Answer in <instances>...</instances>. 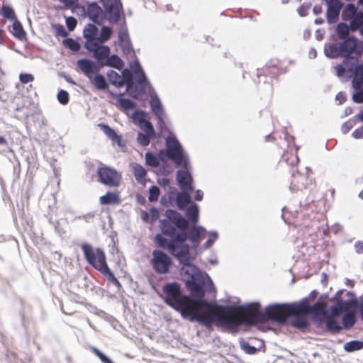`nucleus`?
Here are the masks:
<instances>
[{"label":"nucleus","instance_id":"nucleus-4","mask_svg":"<svg viewBox=\"0 0 363 363\" xmlns=\"http://www.w3.org/2000/svg\"><path fill=\"white\" fill-rule=\"evenodd\" d=\"M159 228L160 233L155 235V243L175 257L177 246L186 238V219L176 210L167 208L164 218L160 220Z\"/></svg>","mask_w":363,"mask_h":363},{"label":"nucleus","instance_id":"nucleus-37","mask_svg":"<svg viewBox=\"0 0 363 363\" xmlns=\"http://www.w3.org/2000/svg\"><path fill=\"white\" fill-rule=\"evenodd\" d=\"M113 35V30L111 27L102 26L100 32L99 31V38L97 42L104 43L107 42Z\"/></svg>","mask_w":363,"mask_h":363},{"label":"nucleus","instance_id":"nucleus-23","mask_svg":"<svg viewBox=\"0 0 363 363\" xmlns=\"http://www.w3.org/2000/svg\"><path fill=\"white\" fill-rule=\"evenodd\" d=\"M333 315L328 313V315L324 318V323L325 330L333 334L339 333L342 330V327L339 323L338 320L335 319Z\"/></svg>","mask_w":363,"mask_h":363},{"label":"nucleus","instance_id":"nucleus-54","mask_svg":"<svg viewBox=\"0 0 363 363\" xmlns=\"http://www.w3.org/2000/svg\"><path fill=\"white\" fill-rule=\"evenodd\" d=\"M66 26L69 31H73L77 24V20L73 16H68L65 18Z\"/></svg>","mask_w":363,"mask_h":363},{"label":"nucleus","instance_id":"nucleus-31","mask_svg":"<svg viewBox=\"0 0 363 363\" xmlns=\"http://www.w3.org/2000/svg\"><path fill=\"white\" fill-rule=\"evenodd\" d=\"M352 301L337 300L335 303L330 306V313L334 315H339L341 311H346L352 305Z\"/></svg>","mask_w":363,"mask_h":363},{"label":"nucleus","instance_id":"nucleus-16","mask_svg":"<svg viewBox=\"0 0 363 363\" xmlns=\"http://www.w3.org/2000/svg\"><path fill=\"white\" fill-rule=\"evenodd\" d=\"M183 209H179L180 211H184L185 219H186V225L189 223L191 225H196L199 223V205L193 202L191 200V197L190 196V201L188 202L182 203Z\"/></svg>","mask_w":363,"mask_h":363},{"label":"nucleus","instance_id":"nucleus-35","mask_svg":"<svg viewBox=\"0 0 363 363\" xmlns=\"http://www.w3.org/2000/svg\"><path fill=\"white\" fill-rule=\"evenodd\" d=\"M108 81L116 87H121L123 85V78L117 72L110 69L106 73Z\"/></svg>","mask_w":363,"mask_h":363},{"label":"nucleus","instance_id":"nucleus-24","mask_svg":"<svg viewBox=\"0 0 363 363\" xmlns=\"http://www.w3.org/2000/svg\"><path fill=\"white\" fill-rule=\"evenodd\" d=\"M108 94L113 98H118V105L123 111H128L136 108L137 104L133 100L128 98H121V94H117L111 91H108Z\"/></svg>","mask_w":363,"mask_h":363},{"label":"nucleus","instance_id":"nucleus-32","mask_svg":"<svg viewBox=\"0 0 363 363\" xmlns=\"http://www.w3.org/2000/svg\"><path fill=\"white\" fill-rule=\"evenodd\" d=\"M133 174L135 180L140 184H145L147 171L144 167L138 163L133 164Z\"/></svg>","mask_w":363,"mask_h":363},{"label":"nucleus","instance_id":"nucleus-22","mask_svg":"<svg viewBox=\"0 0 363 363\" xmlns=\"http://www.w3.org/2000/svg\"><path fill=\"white\" fill-rule=\"evenodd\" d=\"M83 37L86 40L84 45H86L87 43L91 44L97 43L99 38V28L96 26V24L94 23H87L83 29Z\"/></svg>","mask_w":363,"mask_h":363},{"label":"nucleus","instance_id":"nucleus-46","mask_svg":"<svg viewBox=\"0 0 363 363\" xmlns=\"http://www.w3.org/2000/svg\"><path fill=\"white\" fill-rule=\"evenodd\" d=\"M160 194V189L157 186L152 185L149 188L148 200L150 202L157 201Z\"/></svg>","mask_w":363,"mask_h":363},{"label":"nucleus","instance_id":"nucleus-41","mask_svg":"<svg viewBox=\"0 0 363 363\" xmlns=\"http://www.w3.org/2000/svg\"><path fill=\"white\" fill-rule=\"evenodd\" d=\"M240 347L247 354H255L257 352L259 349L255 346L251 345L249 342L241 338L239 341Z\"/></svg>","mask_w":363,"mask_h":363},{"label":"nucleus","instance_id":"nucleus-11","mask_svg":"<svg viewBox=\"0 0 363 363\" xmlns=\"http://www.w3.org/2000/svg\"><path fill=\"white\" fill-rule=\"evenodd\" d=\"M358 59L352 55L344 57L342 63L335 66L338 77L354 78L359 66Z\"/></svg>","mask_w":363,"mask_h":363},{"label":"nucleus","instance_id":"nucleus-2","mask_svg":"<svg viewBox=\"0 0 363 363\" xmlns=\"http://www.w3.org/2000/svg\"><path fill=\"white\" fill-rule=\"evenodd\" d=\"M166 155L176 167L182 168L177 170L176 174V180L181 191H177L174 186H169L167 196L169 201L174 202L178 209H183L182 203L190 201V195L194 191L189 156L180 142L174 135L166 138Z\"/></svg>","mask_w":363,"mask_h":363},{"label":"nucleus","instance_id":"nucleus-18","mask_svg":"<svg viewBox=\"0 0 363 363\" xmlns=\"http://www.w3.org/2000/svg\"><path fill=\"white\" fill-rule=\"evenodd\" d=\"M77 65L82 73L89 79L100 72L101 66L89 58H82L77 60Z\"/></svg>","mask_w":363,"mask_h":363},{"label":"nucleus","instance_id":"nucleus-12","mask_svg":"<svg viewBox=\"0 0 363 363\" xmlns=\"http://www.w3.org/2000/svg\"><path fill=\"white\" fill-rule=\"evenodd\" d=\"M101 2L105 8V11L108 13V22L111 24H117L123 15V8L121 0H101Z\"/></svg>","mask_w":363,"mask_h":363},{"label":"nucleus","instance_id":"nucleus-6","mask_svg":"<svg viewBox=\"0 0 363 363\" xmlns=\"http://www.w3.org/2000/svg\"><path fill=\"white\" fill-rule=\"evenodd\" d=\"M84 257L87 263L99 271L107 280L114 284L118 289L122 286L113 272L111 270L106 262V255L103 249L97 247L95 250L88 242H84L81 246Z\"/></svg>","mask_w":363,"mask_h":363},{"label":"nucleus","instance_id":"nucleus-45","mask_svg":"<svg viewBox=\"0 0 363 363\" xmlns=\"http://www.w3.org/2000/svg\"><path fill=\"white\" fill-rule=\"evenodd\" d=\"M155 117H156V119H157V127L160 130V133H164L165 132H169V134L168 136L174 135L177 138V137L173 133H172L168 130L167 127L166 126L165 122L164 121V118L165 117V114L160 116V117H158V116H155Z\"/></svg>","mask_w":363,"mask_h":363},{"label":"nucleus","instance_id":"nucleus-61","mask_svg":"<svg viewBox=\"0 0 363 363\" xmlns=\"http://www.w3.org/2000/svg\"><path fill=\"white\" fill-rule=\"evenodd\" d=\"M118 41L119 44L125 43L126 41H130L127 30H121L119 32Z\"/></svg>","mask_w":363,"mask_h":363},{"label":"nucleus","instance_id":"nucleus-17","mask_svg":"<svg viewBox=\"0 0 363 363\" xmlns=\"http://www.w3.org/2000/svg\"><path fill=\"white\" fill-rule=\"evenodd\" d=\"M327 4L326 20L328 23L333 24L339 21L340 13L343 6L340 0H325Z\"/></svg>","mask_w":363,"mask_h":363},{"label":"nucleus","instance_id":"nucleus-58","mask_svg":"<svg viewBox=\"0 0 363 363\" xmlns=\"http://www.w3.org/2000/svg\"><path fill=\"white\" fill-rule=\"evenodd\" d=\"M352 79H356L358 84H362L363 83V64H359L357 70V74Z\"/></svg>","mask_w":363,"mask_h":363},{"label":"nucleus","instance_id":"nucleus-28","mask_svg":"<svg viewBox=\"0 0 363 363\" xmlns=\"http://www.w3.org/2000/svg\"><path fill=\"white\" fill-rule=\"evenodd\" d=\"M124 65L123 61L116 54L108 55L101 63V67L106 66L121 69Z\"/></svg>","mask_w":363,"mask_h":363},{"label":"nucleus","instance_id":"nucleus-47","mask_svg":"<svg viewBox=\"0 0 363 363\" xmlns=\"http://www.w3.org/2000/svg\"><path fill=\"white\" fill-rule=\"evenodd\" d=\"M363 25V11H358L354 15L350 21L352 27H359Z\"/></svg>","mask_w":363,"mask_h":363},{"label":"nucleus","instance_id":"nucleus-42","mask_svg":"<svg viewBox=\"0 0 363 363\" xmlns=\"http://www.w3.org/2000/svg\"><path fill=\"white\" fill-rule=\"evenodd\" d=\"M139 125L140 128L145 132V133L152 136V138L155 139L157 138L153 125L148 120L146 119Z\"/></svg>","mask_w":363,"mask_h":363},{"label":"nucleus","instance_id":"nucleus-36","mask_svg":"<svg viewBox=\"0 0 363 363\" xmlns=\"http://www.w3.org/2000/svg\"><path fill=\"white\" fill-rule=\"evenodd\" d=\"M356 322L355 315L353 312L348 311L342 317V329L348 330L351 328Z\"/></svg>","mask_w":363,"mask_h":363},{"label":"nucleus","instance_id":"nucleus-25","mask_svg":"<svg viewBox=\"0 0 363 363\" xmlns=\"http://www.w3.org/2000/svg\"><path fill=\"white\" fill-rule=\"evenodd\" d=\"M99 126L104 134L118 146H122V138L111 126L106 123H99Z\"/></svg>","mask_w":363,"mask_h":363},{"label":"nucleus","instance_id":"nucleus-15","mask_svg":"<svg viewBox=\"0 0 363 363\" xmlns=\"http://www.w3.org/2000/svg\"><path fill=\"white\" fill-rule=\"evenodd\" d=\"M84 46L86 50L93 52L94 58L101 66L106 57L111 53V48L109 46L99 42L91 44L87 43L86 45H84Z\"/></svg>","mask_w":363,"mask_h":363},{"label":"nucleus","instance_id":"nucleus-44","mask_svg":"<svg viewBox=\"0 0 363 363\" xmlns=\"http://www.w3.org/2000/svg\"><path fill=\"white\" fill-rule=\"evenodd\" d=\"M208 238L203 245V247L205 249H209L211 247L218 238V233L216 230H211L208 232Z\"/></svg>","mask_w":363,"mask_h":363},{"label":"nucleus","instance_id":"nucleus-55","mask_svg":"<svg viewBox=\"0 0 363 363\" xmlns=\"http://www.w3.org/2000/svg\"><path fill=\"white\" fill-rule=\"evenodd\" d=\"M167 161L168 160H166L165 162H161L160 166L159 167L160 172L165 176L169 175L172 172V169L169 165H168Z\"/></svg>","mask_w":363,"mask_h":363},{"label":"nucleus","instance_id":"nucleus-52","mask_svg":"<svg viewBox=\"0 0 363 363\" xmlns=\"http://www.w3.org/2000/svg\"><path fill=\"white\" fill-rule=\"evenodd\" d=\"M119 45L124 55L133 54V57H135V54L130 41H126Z\"/></svg>","mask_w":363,"mask_h":363},{"label":"nucleus","instance_id":"nucleus-34","mask_svg":"<svg viewBox=\"0 0 363 363\" xmlns=\"http://www.w3.org/2000/svg\"><path fill=\"white\" fill-rule=\"evenodd\" d=\"M351 26L346 23H338L335 28V33L339 39H346L349 37H354L350 34V29Z\"/></svg>","mask_w":363,"mask_h":363},{"label":"nucleus","instance_id":"nucleus-8","mask_svg":"<svg viewBox=\"0 0 363 363\" xmlns=\"http://www.w3.org/2000/svg\"><path fill=\"white\" fill-rule=\"evenodd\" d=\"M340 42H332L324 48L325 55L330 59L346 57L352 52L358 54L360 50L357 48L358 40L355 37L340 39Z\"/></svg>","mask_w":363,"mask_h":363},{"label":"nucleus","instance_id":"nucleus-26","mask_svg":"<svg viewBox=\"0 0 363 363\" xmlns=\"http://www.w3.org/2000/svg\"><path fill=\"white\" fill-rule=\"evenodd\" d=\"M149 103L151 111L155 116L160 117V116L165 114L163 105L156 93L151 96Z\"/></svg>","mask_w":363,"mask_h":363},{"label":"nucleus","instance_id":"nucleus-7","mask_svg":"<svg viewBox=\"0 0 363 363\" xmlns=\"http://www.w3.org/2000/svg\"><path fill=\"white\" fill-rule=\"evenodd\" d=\"M207 233L206 229L202 225H192L186 230V238L184 242H180L177 246L175 258L177 260L194 259V256L191 252V247L186 243L189 240L194 249H196L201 241L206 237Z\"/></svg>","mask_w":363,"mask_h":363},{"label":"nucleus","instance_id":"nucleus-62","mask_svg":"<svg viewBox=\"0 0 363 363\" xmlns=\"http://www.w3.org/2000/svg\"><path fill=\"white\" fill-rule=\"evenodd\" d=\"M309 8H310V5L302 4L297 9L298 13L301 17L306 16L307 11Z\"/></svg>","mask_w":363,"mask_h":363},{"label":"nucleus","instance_id":"nucleus-57","mask_svg":"<svg viewBox=\"0 0 363 363\" xmlns=\"http://www.w3.org/2000/svg\"><path fill=\"white\" fill-rule=\"evenodd\" d=\"M94 217H95V212L92 211V212H89L85 214L77 216L75 217L74 219H79V220L82 219V220H85V222H86V223H91L92 220L94 219Z\"/></svg>","mask_w":363,"mask_h":363},{"label":"nucleus","instance_id":"nucleus-38","mask_svg":"<svg viewBox=\"0 0 363 363\" xmlns=\"http://www.w3.org/2000/svg\"><path fill=\"white\" fill-rule=\"evenodd\" d=\"M344 350L347 352H353L363 349V341L352 340L344 345Z\"/></svg>","mask_w":363,"mask_h":363},{"label":"nucleus","instance_id":"nucleus-64","mask_svg":"<svg viewBox=\"0 0 363 363\" xmlns=\"http://www.w3.org/2000/svg\"><path fill=\"white\" fill-rule=\"evenodd\" d=\"M352 135L353 138L356 139H359L363 138V128H357L355 129L352 133Z\"/></svg>","mask_w":363,"mask_h":363},{"label":"nucleus","instance_id":"nucleus-5","mask_svg":"<svg viewBox=\"0 0 363 363\" xmlns=\"http://www.w3.org/2000/svg\"><path fill=\"white\" fill-rule=\"evenodd\" d=\"M309 298L305 297L298 303H271L264 311L259 302L245 303L249 308L247 316L252 320H262L264 318L281 325H286L289 322L288 313H303L304 308H308Z\"/></svg>","mask_w":363,"mask_h":363},{"label":"nucleus","instance_id":"nucleus-48","mask_svg":"<svg viewBox=\"0 0 363 363\" xmlns=\"http://www.w3.org/2000/svg\"><path fill=\"white\" fill-rule=\"evenodd\" d=\"M91 350L103 363H114L110 357L95 347H91Z\"/></svg>","mask_w":363,"mask_h":363},{"label":"nucleus","instance_id":"nucleus-3","mask_svg":"<svg viewBox=\"0 0 363 363\" xmlns=\"http://www.w3.org/2000/svg\"><path fill=\"white\" fill-rule=\"evenodd\" d=\"M162 292L167 305L179 313L182 318L197 323L208 329L212 328V312L198 313L190 296L184 294L180 284L176 281L164 285Z\"/></svg>","mask_w":363,"mask_h":363},{"label":"nucleus","instance_id":"nucleus-59","mask_svg":"<svg viewBox=\"0 0 363 363\" xmlns=\"http://www.w3.org/2000/svg\"><path fill=\"white\" fill-rule=\"evenodd\" d=\"M150 223H153L157 220H160L159 210L154 206H152L150 209Z\"/></svg>","mask_w":363,"mask_h":363},{"label":"nucleus","instance_id":"nucleus-14","mask_svg":"<svg viewBox=\"0 0 363 363\" xmlns=\"http://www.w3.org/2000/svg\"><path fill=\"white\" fill-rule=\"evenodd\" d=\"M86 16L95 24L101 26L104 21H108V13H107L98 3L93 1L88 4L86 7Z\"/></svg>","mask_w":363,"mask_h":363},{"label":"nucleus","instance_id":"nucleus-40","mask_svg":"<svg viewBox=\"0 0 363 363\" xmlns=\"http://www.w3.org/2000/svg\"><path fill=\"white\" fill-rule=\"evenodd\" d=\"M1 16L10 21H14L17 19L14 9L9 5H3L1 9Z\"/></svg>","mask_w":363,"mask_h":363},{"label":"nucleus","instance_id":"nucleus-63","mask_svg":"<svg viewBox=\"0 0 363 363\" xmlns=\"http://www.w3.org/2000/svg\"><path fill=\"white\" fill-rule=\"evenodd\" d=\"M157 182L164 189L166 188L169 189V186H169L170 179L169 178L164 177V178H162V179H158Z\"/></svg>","mask_w":363,"mask_h":363},{"label":"nucleus","instance_id":"nucleus-13","mask_svg":"<svg viewBox=\"0 0 363 363\" xmlns=\"http://www.w3.org/2000/svg\"><path fill=\"white\" fill-rule=\"evenodd\" d=\"M147 87L153 91V88L148 79L144 77L137 79V84L133 83L126 84V89L129 94L135 100L142 99L143 96L146 93Z\"/></svg>","mask_w":363,"mask_h":363},{"label":"nucleus","instance_id":"nucleus-53","mask_svg":"<svg viewBox=\"0 0 363 363\" xmlns=\"http://www.w3.org/2000/svg\"><path fill=\"white\" fill-rule=\"evenodd\" d=\"M52 28L55 32L56 35L60 37H67L69 33L66 30L65 28L60 23L52 24Z\"/></svg>","mask_w":363,"mask_h":363},{"label":"nucleus","instance_id":"nucleus-19","mask_svg":"<svg viewBox=\"0 0 363 363\" xmlns=\"http://www.w3.org/2000/svg\"><path fill=\"white\" fill-rule=\"evenodd\" d=\"M306 315V313H288L289 322L286 325L289 324L299 330H306L310 326V321Z\"/></svg>","mask_w":363,"mask_h":363},{"label":"nucleus","instance_id":"nucleus-21","mask_svg":"<svg viewBox=\"0 0 363 363\" xmlns=\"http://www.w3.org/2000/svg\"><path fill=\"white\" fill-rule=\"evenodd\" d=\"M145 164L152 167H158L160 166L161 162L166 160H171L167 158L166 155V149L161 150L158 152V155H155L153 152H147L145 155Z\"/></svg>","mask_w":363,"mask_h":363},{"label":"nucleus","instance_id":"nucleus-10","mask_svg":"<svg viewBox=\"0 0 363 363\" xmlns=\"http://www.w3.org/2000/svg\"><path fill=\"white\" fill-rule=\"evenodd\" d=\"M96 174L98 181L109 187H117L120 185L121 174L114 168L104 165L98 168Z\"/></svg>","mask_w":363,"mask_h":363},{"label":"nucleus","instance_id":"nucleus-56","mask_svg":"<svg viewBox=\"0 0 363 363\" xmlns=\"http://www.w3.org/2000/svg\"><path fill=\"white\" fill-rule=\"evenodd\" d=\"M19 80L22 84H27L34 80V76L30 73H21Z\"/></svg>","mask_w":363,"mask_h":363},{"label":"nucleus","instance_id":"nucleus-50","mask_svg":"<svg viewBox=\"0 0 363 363\" xmlns=\"http://www.w3.org/2000/svg\"><path fill=\"white\" fill-rule=\"evenodd\" d=\"M152 136L148 135L147 133L139 132L137 135V141L142 146H147L150 143Z\"/></svg>","mask_w":363,"mask_h":363},{"label":"nucleus","instance_id":"nucleus-49","mask_svg":"<svg viewBox=\"0 0 363 363\" xmlns=\"http://www.w3.org/2000/svg\"><path fill=\"white\" fill-rule=\"evenodd\" d=\"M132 118L140 125L146 120V112L143 110H135L132 114Z\"/></svg>","mask_w":363,"mask_h":363},{"label":"nucleus","instance_id":"nucleus-29","mask_svg":"<svg viewBox=\"0 0 363 363\" xmlns=\"http://www.w3.org/2000/svg\"><path fill=\"white\" fill-rule=\"evenodd\" d=\"M89 81L98 90L106 91L108 89V84L105 77L99 72L91 77Z\"/></svg>","mask_w":363,"mask_h":363},{"label":"nucleus","instance_id":"nucleus-39","mask_svg":"<svg viewBox=\"0 0 363 363\" xmlns=\"http://www.w3.org/2000/svg\"><path fill=\"white\" fill-rule=\"evenodd\" d=\"M135 57V60L130 62L129 64L130 67L133 70V74L135 77H137L138 79L139 77L147 78L143 69L142 68V67L140 64L138 59L136 57V56Z\"/></svg>","mask_w":363,"mask_h":363},{"label":"nucleus","instance_id":"nucleus-1","mask_svg":"<svg viewBox=\"0 0 363 363\" xmlns=\"http://www.w3.org/2000/svg\"><path fill=\"white\" fill-rule=\"evenodd\" d=\"M177 261L181 265L180 275L185 283L186 288L189 291L190 297L196 306L198 313L211 311L212 312V325L215 323L229 330H235L240 321L235 313L229 310H243L247 315L249 308L245 307V304H240L239 301L230 303L228 300H223V304H218L213 301L208 300L205 297L206 294L213 293V296L216 297V293L215 285L209 275L194 264V259Z\"/></svg>","mask_w":363,"mask_h":363},{"label":"nucleus","instance_id":"nucleus-43","mask_svg":"<svg viewBox=\"0 0 363 363\" xmlns=\"http://www.w3.org/2000/svg\"><path fill=\"white\" fill-rule=\"evenodd\" d=\"M62 44L65 48L74 52L79 50L81 48L80 44L72 38H65L62 40Z\"/></svg>","mask_w":363,"mask_h":363},{"label":"nucleus","instance_id":"nucleus-60","mask_svg":"<svg viewBox=\"0 0 363 363\" xmlns=\"http://www.w3.org/2000/svg\"><path fill=\"white\" fill-rule=\"evenodd\" d=\"M356 7L354 4L352 3H348L345 7L344 8L343 13H342V18H345V13H348L350 15L353 16L356 13Z\"/></svg>","mask_w":363,"mask_h":363},{"label":"nucleus","instance_id":"nucleus-51","mask_svg":"<svg viewBox=\"0 0 363 363\" xmlns=\"http://www.w3.org/2000/svg\"><path fill=\"white\" fill-rule=\"evenodd\" d=\"M57 98L62 105H67L69 101V93L64 89H61L58 91Z\"/></svg>","mask_w":363,"mask_h":363},{"label":"nucleus","instance_id":"nucleus-33","mask_svg":"<svg viewBox=\"0 0 363 363\" xmlns=\"http://www.w3.org/2000/svg\"><path fill=\"white\" fill-rule=\"evenodd\" d=\"M361 85L356 82V79H352V87L354 89L352 99L357 104L363 102V89Z\"/></svg>","mask_w":363,"mask_h":363},{"label":"nucleus","instance_id":"nucleus-20","mask_svg":"<svg viewBox=\"0 0 363 363\" xmlns=\"http://www.w3.org/2000/svg\"><path fill=\"white\" fill-rule=\"evenodd\" d=\"M306 313L311 316V320L316 326L321 327L324 323V318H325L328 312L326 309L313 304L310 306L309 310Z\"/></svg>","mask_w":363,"mask_h":363},{"label":"nucleus","instance_id":"nucleus-30","mask_svg":"<svg viewBox=\"0 0 363 363\" xmlns=\"http://www.w3.org/2000/svg\"><path fill=\"white\" fill-rule=\"evenodd\" d=\"M10 32L14 38L19 40H23L26 38V32L18 18L13 21L12 30H10Z\"/></svg>","mask_w":363,"mask_h":363},{"label":"nucleus","instance_id":"nucleus-27","mask_svg":"<svg viewBox=\"0 0 363 363\" xmlns=\"http://www.w3.org/2000/svg\"><path fill=\"white\" fill-rule=\"evenodd\" d=\"M101 205H114L121 202V198L118 191H108L99 198Z\"/></svg>","mask_w":363,"mask_h":363},{"label":"nucleus","instance_id":"nucleus-9","mask_svg":"<svg viewBox=\"0 0 363 363\" xmlns=\"http://www.w3.org/2000/svg\"><path fill=\"white\" fill-rule=\"evenodd\" d=\"M150 263L157 274H164L170 271L173 262L169 255L160 250H154Z\"/></svg>","mask_w":363,"mask_h":363}]
</instances>
